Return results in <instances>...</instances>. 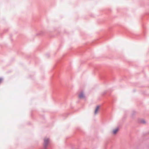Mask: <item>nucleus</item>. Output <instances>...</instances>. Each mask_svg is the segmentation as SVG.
I'll return each mask as SVG.
<instances>
[{
  "label": "nucleus",
  "mask_w": 149,
  "mask_h": 149,
  "mask_svg": "<svg viewBox=\"0 0 149 149\" xmlns=\"http://www.w3.org/2000/svg\"><path fill=\"white\" fill-rule=\"evenodd\" d=\"M49 138H45L44 139V149H46L49 143Z\"/></svg>",
  "instance_id": "nucleus-1"
},
{
  "label": "nucleus",
  "mask_w": 149,
  "mask_h": 149,
  "mask_svg": "<svg viewBox=\"0 0 149 149\" xmlns=\"http://www.w3.org/2000/svg\"><path fill=\"white\" fill-rule=\"evenodd\" d=\"M119 128L118 127H117L113 130L111 132V133L112 134L115 135L119 131Z\"/></svg>",
  "instance_id": "nucleus-2"
},
{
  "label": "nucleus",
  "mask_w": 149,
  "mask_h": 149,
  "mask_svg": "<svg viewBox=\"0 0 149 149\" xmlns=\"http://www.w3.org/2000/svg\"><path fill=\"white\" fill-rule=\"evenodd\" d=\"M100 107V106H97L96 108L95 109V114H96L98 112V111L99 110V109Z\"/></svg>",
  "instance_id": "nucleus-3"
},
{
  "label": "nucleus",
  "mask_w": 149,
  "mask_h": 149,
  "mask_svg": "<svg viewBox=\"0 0 149 149\" xmlns=\"http://www.w3.org/2000/svg\"><path fill=\"white\" fill-rule=\"evenodd\" d=\"M79 97L80 98H83L84 97V95L82 93H81L79 95Z\"/></svg>",
  "instance_id": "nucleus-4"
},
{
  "label": "nucleus",
  "mask_w": 149,
  "mask_h": 149,
  "mask_svg": "<svg viewBox=\"0 0 149 149\" xmlns=\"http://www.w3.org/2000/svg\"><path fill=\"white\" fill-rule=\"evenodd\" d=\"M2 79H0V83L2 81Z\"/></svg>",
  "instance_id": "nucleus-5"
}]
</instances>
